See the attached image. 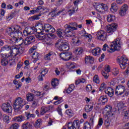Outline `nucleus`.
Segmentation results:
<instances>
[{
    "label": "nucleus",
    "mask_w": 129,
    "mask_h": 129,
    "mask_svg": "<svg viewBox=\"0 0 129 129\" xmlns=\"http://www.w3.org/2000/svg\"><path fill=\"white\" fill-rule=\"evenodd\" d=\"M93 109V106L90 105H86L85 107V111L86 112H90Z\"/></svg>",
    "instance_id": "obj_32"
},
{
    "label": "nucleus",
    "mask_w": 129,
    "mask_h": 129,
    "mask_svg": "<svg viewBox=\"0 0 129 129\" xmlns=\"http://www.w3.org/2000/svg\"><path fill=\"white\" fill-rule=\"evenodd\" d=\"M75 51L77 55H81L83 53V48L82 47L77 48L75 50Z\"/></svg>",
    "instance_id": "obj_43"
},
{
    "label": "nucleus",
    "mask_w": 129,
    "mask_h": 129,
    "mask_svg": "<svg viewBox=\"0 0 129 129\" xmlns=\"http://www.w3.org/2000/svg\"><path fill=\"white\" fill-rule=\"evenodd\" d=\"M51 85L53 87H56L59 85V80L58 79H54L51 81Z\"/></svg>",
    "instance_id": "obj_35"
},
{
    "label": "nucleus",
    "mask_w": 129,
    "mask_h": 129,
    "mask_svg": "<svg viewBox=\"0 0 129 129\" xmlns=\"http://www.w3.org/2000/svg\"><path fill=\"white\" fill-rule=\"evenodd\" d=\"M102 75L105 79H107V78H108V75H107V73H106V72L102 71Z\"/></svg>",
    "instance_id": "obj_61"
},
{
    "label": "nucleus",
    "mask_w": 129,
    "mask_h": 129,
    "mask_svg": "<svg viewBox=\"0 0 129 129\" xmlns=\"http://www.w3.org/2000/svg\"><path fill=\"white\" fill-rule=\"evenodd\" d=\"M55 31L56 30L55 29V28L51 26V27L47 30L46 34H53V33H55Z\"/></svg>",
    "instance_id": "obj_40"
},
{
    "label": "nucleus",
    "mask_w": 129,
    "mask_h": 129,
    "mask_svg": "<svg viewBox=\"0 0 129 129\" xmlns=\"http://www.w3.org/2000/svg\"><path fill=\"white\" fill-rule=\"evenodd\" d=\"M91 124L89 123L88 121H86L84 123L83 129H91Z\"/></svg>",
    "instance_id": "obj_39"
},
{
    "label": "nucleus",
    "mask_w": 129,
    "mask_h": 129,
    "mask_svg": "<svg viewBox=\"0 0 129 129\" xmlns=\"http://www.w3.org/2000/svg\"><path fill=\"white\" fill-rule=\"evenodd\" d=\"M108 100V99L107 98V96L106 95L102 96L99 98V101L101 102L100 103L102 105H104L106 102H107Z\"/></svg>",
    "instance_id": "obj_19"
},
{
    "label": "nucleus",
    "mask_w": 129,
    "mask_h": 129,
    "mask_svg": "<svg viewBox=\"0 0 129 129\" xmlns=\"http://www.w3.org/2000/svg\"><path fill=\"white\" fill-rule=\"evenodd\" d=\"M85 63L87 65H92L93 63H94V58L92 56H90L89 55L86 56L85 57Z\"/></svg>",
    "instance_id": "obj_15"
},
{
    "label": "nucleus",
    "mask_w": 129,
    "mask_h": 129,
    "mask_svg": "<svg viewBox=\"0 0 129 129\" xmlns=\"http://www.w3.org/2000/svg\"><path fill=\"white\" fill-rule=\"evenodd\" d=\"M66 113L68 115H69V116L72 117L74 115V113H73V111L71 109H68L66 111Z\"/></svg>",
    "instance_id": "obj_47"
},
{
    "label": "nucleus",
    "mask_w": 129,
    "mask_h": 129,
    "mask_svg": "<svg viewBox=\"0 0 129 129\" xmlns=\"http://www.w3.org/2000/svg\"><path fill=\"white\" fill-rule=\"evenodd\" d=\"M108 100V99L107 98V96L106 95L102 96L99 98V101L101 102L100 103L102 105H104L106 102H107Z\"/></svg>",
    "instance_id": "obj_20"
},
{
    "label": "nucleus",
    "mask_w": 129,
    "mask_h": 129,
    "mask_svg": "<svg viewBox=\"0 0 129 129\" xmlns=\"http://www.w3.org/2000/svg\"><path fill=\"white\" fill-rule=\"evenodd\" d=\"M27 101H33L35 98V94L33 93H29L26 95Z\"/></svg>",
    "instance_id": "obj_27"
},
{
    "label": "nucleus",
    "mask_w": 129,
    "mask_h": 129,
    "mask_svg": "<svg viewBox=\"0 0 129 129\" xmlns=\"http://www.w3.org/2000/svg\"><path fill=\"white\" fill-rule=\"evenodd\" d=\"M124 117L126 119H128L129 118V110H125L123 112Z\"/></svg>",
    "instance_id": "obj_49"
},
{
    "label": "nucleus",
    "mask_w": 129,
    "mask_h": 129,
    "mask_svg": "<svg viewBox=\"0 0 129 129\" xmlns=\"http://www.w3.org/2000/svg\"><path fill=\"white\" fill-rule=\"evenodd\" d=\"M32 125L30 122L24 123L22 126L23 129H30L32 128Z\"/></svg>",
    "instance_id": "obj_34"
},
{
    "label": "nucleus",
    "mask_w": 129,
    "mask_h": 129,
    "mask_svg": "<svg viewBox=\"0 0 129 129\" xmlns=\"http://www.w3.org/2000/svg\"><path fill=\"white\" fill-rule=\"evenodd\" d=\"M68 129H74V126L72 123V122H69L68 124Z\"/></svg>",
    "instance_id": "obj_59"
},
{
    "label": "nucleus",
    "mask_w": 129,
    "mask_h": 129,
    "mask_svg": "<svg viewBox=\"0 0 129 129\" xmlns=\"http://www.w3.org/2000/svg\"><path fill=\"white\" fill-rule=\"evenodd\" d=\"M65 30L62 29H57L56 34L59 38H72L75 36L74 32H69L68 28H64Z\"/></svg>",
    "instance_id": "obj_2"
},
{
    "label": "nucleus",
    "mask_w": 129,
    "mask_h": 129,
    "mask_svg": "<svg viewBox=\"0 0 129 129\" xmlns=\"http://www.w3.org/2000/svg\"><path fill=\"white\" fill-rule=\"evenodd\" d=\"M78 27V25L76 22L70 23V25L66 24L64 26V29H68L69 32H72L73 33V31H76L77 30Z\"/></svg>",
    "instance_id": "obj_9"
},
{
    "label": "nucleus",
    "mask_w": 129,
    "mask_h": 129,
    "mask_svg": "<svg viewBox=\"0 0 129 129\" xmlns=\"http://www.w3.org/2000/svg\"><path fill=\"white\" fill-rule=\"evenodd\" d=\"M11 48H10V46L8 45H5L2 47L1 52H3L4 51H10Z\"/></svg>",
    "instance_id": "obj_46"
},
{
    "label": "nucleus",
    "mask_w": 129,
    "mask_h": 129,
    "mask_svg": "<svg viewBox=\"0 0 129 129\" xmlns=\"http://www.w3.org/2000/svg\"><path fill=\"white\" fill-rule=\"evenodd\" d=\"M33 10H36V12H37V13H39L40 11H42V10H44V9L43 6H38L37 8H33Z\"/></svg>",
    "instance_id": "obj_55"
},
{
    "label": "nucleus",
    "mask_w": 129,
    "mask_h": 129,
    "mask_svg": "<svg viewBox=\"0 0 129 129\" xmlns=\"http://www.w3.org/2000/svg\"><path fill=\"white\" fill-rule=\"evenodd\" d=\"M25 30L27 31V33H28V34L29 35H33V34H34V31H32V27H26L25 28Z\"/></svg>",
    "instance_id": "obj_45"
},
{
    "label": "nucleus",
    "mask_w": 129,
    "mask_h": 129,
    "mask_svg": "<svg viewBox=\"0 0 129 129\" xmlns=\"http://www.w3.org/2000/svg\"><path fill=\"white\" fill-rule=\"evenodd\" d=\"M33 59H37V60H39L40 58H39V53L38 52H35L33 53L32 55Z\"/></svg>",
    "instance_id": "obj_52"
},
{
    "label": "nucleus",
    "mask_w": 129,
    "mask_h": 129,
    "mask_svg": "<svg viewBox=\"0 0 129 129\" xmlns=\"http://www.w3.org/2000/svg\"><path fill=\"white\" fill-rule=\"evenodd\" d=\"M3 119L4 122L6 123H10V116L7 114H4L3 115Z\"/></svg>",
    "instance_id": "obj_36"
},
{
    "label": "nucleus",
    "mask_w": 129,
    "mask_h": 129,
    "mask_svg": "<svg viewBox=\"0 0 129 129\" xmlns=\"http://www.w3.org/2000/svg\"><path fill=\"white\" fill-rule=\"evenodd\" d=\"M107 88V85L105 83H102L101 84V86L99 88V91H102V90H104V89H106Z\"/></svg>",
    "instance_id": "obj_41"
},
{
    "label": "nucleus",
    "mask_w": 129,
    "mask_h": 129,
    "mask_svg": "<svg viewBox=\"0 0 129 129\" xmlns=\"http://www.w3.org/2000/svg\"><path fill=\"white\" fill-rule=\"evenodd\" d=\"M105 93L106 94H107L109 97H112L113 95H114V90L113 88L110 87H107V89L106 90H105Z\"/></svg>",
    "instance_id": "obj_16"
},
{
    "label": "nucleus",
    "mask_w": 129,
    "mask_h": 129,
    "mask_svg": "<svg viewBox=\"0 0 129 129\" xmlns=\"http://www.w3.org/2000/svg\"><path fill=\"white\" fill-rule=\"evenodd\" d=\"M55 46L59 49V51H67L69 50L68 43L64 42L62 40H58L55 43Z\"/></svg>",
    "instance_id": "obj_4"
},
{
    "label": "nucleus",
    "mask_w": 129,
    "mask_h": 129,
    "mask_svg": "<svg viewBox=\"0 0 129 129\" xmlns=\"http://www.w3.org/2000/svg\"><path fill=\"white\" fill-rule=\"evenodd\" d=\"M14 17L15 16L14 14L11 13L9 16L6 17V19L7 20H9V21H10V20H12V19H13Z\"/></svg>",
    "instance_id": "obj_62"
},
{
    "label": "nucleus",
    "mask_w": 129,
    "mask_h": 129,
    "mask_svg": "<svg viewBox=\"0 0 129 129\" xmlns=\"http://www.w3.org/2000/svg\"><path fill=\"white\" fill-rule=\"evenodd\" d=\"M104 124L106 127H108L109 126V124H110V121H109V118H108V117L105 119Z\"/></svg>",
    "instance_id": "obj_54"
},
{
    "label": "nucleus",
    "mask_w": 129,
    "mask_h": 129,
    "mask_svg": "<svg viewBox=\"0 0 129 129\" xmlns=\"http://www.w3.org/2000/svg\"><path fill=\"white\" fill-rule=\"evenodd\" d=\"M73 125H74V127L75 129H79L80 127V122H79V120L76 119L73 122H72Z\"/></svg>",
    "instance_id": "obj_30"
},
{
    "label": "nucleus",
    "mask_w": 129,
    "mask_h": 129,
    "mask_svg": "<svg viewBox=\"0 0 129 129\" xmlns=\"http://www.w3.org/2000/svg\"><path fill=\"white\" fill-rule=\"evenodd\" d=\"M105 72L107 73L110 72V67L109 66H105L104 68Z\"/></svg>",
    "instance_id": "obj_60"
},
{
    "label": "nucleus",
    "mask_w": 129,
    "mask_h": 129,
    "mask_svg": "<svg viewBox=\"0 0 129 129\" xmlns=\"http://www.w3.org/2000/svg\"><path fill=\"white\" fill-rule=\"evenodd\" d=\"M31 92L33 94H34L35 96H37V97H40V96H41V93H42L41 92L35 91L34 89L31 90Z\"/></svg>",
    "instance_id": "obj_37"
},
{
    "label": "nucleus",
    "mask_w": 129,
    "mask_h": 129,
    "mask_svg": "<svg viewBox=\"0 0 129 129\" xmlns=\"http://www.w3.org/2000/svg\"><path fill=\"white\" fill-rule=\"evenodd\" d=\"M117 10H118V7L117 6V5H116L115 3H112L111 5V8L110 9V11L112 13H116V12H117Z\"/></svg>",
    "instance_id": "obj_23"
},
{
    "label": "nucleus",
    "mask_w": 129,
    "mask_h": 129,
    "mask_svg": "<svg viewBox=\"0 0 129 129\" xmlns=\"http://www.w3.org/2000/svg\"><path fill=\"white\" fill-rule=\"evenodd\" d=\"M19 13H20V10H18V9H15L12 12V13L13 14V15H14L15 17H16V16H17V15H18V14H19Z\"/></svg>",
    "instance_id": "obj_58"
},
{
    "label": "nucleus",
    "mask_w": 129,
    "mask_h": 129,
    "mask_svg": "<svg viewBox=\"0 0 129 129\" xmlns=\"http://www.w3.org/2000/svg\"><path fill=\"white\" fill-rule=\"evenodd\" d=\"M50 109V107H42L40 110V114L41 115L45 114V113L49 111Z\"/></svg>",
    "instance_id": "obj_28"
},
{
    "label": "nucleus",
    "mask_w": 129,
    "mask_h": 129,
    "mask_svg": "<svg viewBox=\"0 0 129 129\" xmlns=\"http://www.w3.org/2000/svg\"><path fill=\"white\" fill-rule=\"evenodd\" d=\"M41 75L44 77L45 75L48 73L49 71H48V69L46 68H43L41 70Z\"/></svg>",
    "instance_id": "obj_42"
},
{
    "label": "nucleus",
    "mask_w": 129,
    "mask_h": 129,
    "mask_svg": "<svg viewBox=\"0 0 129 129\" xmlns=\"http://www.w3.org/2000/svg\"><path fill=\"white\" fill-rule=\"evenodd\" d=\"M25 117H27V119H30L31 118V113L28 112H25Z\"/></svg>",
    "instance_id": "obj_64"
},
{
    "label": "nucleus",
    "mask_w": 129,
    "mask_h": 129,
    "mask_svg": "<svg viewBox=\"0 0 129 129\" xmlns=\"http://www.w3.org/2000/svg\"><path fill=\"white\" fill-rule=\"evenodd\" d=\"M107 21L108 23H111V22H114L115 21V16L114 15L109 14L107 16Z\"/></svg>",
    "instance_id": "obj_25"
},
{
    "label": "nucleus",
    "mask_w": 129,
    "mask_h": 129,
    "mask_svg": "<svg viewBox=\"0 0 129 129\" xmlns=\"http://www.w3.org/2000/svg\"><path fill=\"white\" fill-rule=\"evenodd\" d=\"M102 124H103V119H102V118H100L98 120V124L96 126V128L99 129Z\"/></svg>",
    "instance_id": "obj_38"
},
{
    "label": "nucleus",
    "mask_w": 129,
    "mask_h": 129,
    "mask_svg": "<svg viewBox=\"0 0 129 129\" xmlns=\"http://www.w3.org/2000/svg\"><path fill=\"white\" fill-rule=\"evenodd\" d=\"M43 120L41 119H38L35 122V127H40V125L42 124Z\"/></svg>",
    "instance_id": "obj_44"
},
{
    "label": "nucleus",
    "mask_w": 129,
    "mask_h": 129,
    "mask_svg": "<svg viewBox=\"0 0 129 129\" xmlns=\"http://www.w3.org/2000/svg\"><path fill=\"white\" fill-rule=\"evenodd\" d=\"M22 28L19 25H14L12 27H9L7 29V33L8 36H10L12 38V40L14 41V43H19V45H22L24 44L26 45L32 44L35 41L36 38L34 36H30L26 38L25 40L24 41V39L22 37L19 36V35H23L22 32Z\"/></svg>",
    "instance_id": "obj_1"
},
{
    "label": "nucleus",
    "mask_w": 129,
    "mask_h": 129,
    "mask_svg": "<svg viewBox=\"0 0 129 129\" xmlns=\"http://www.w3.org/2000/svg\"><path fill=\"white\" fill-rule=\"evenodd\" d=\"M74 89H75V86L74 85V84L70 85L68 89L67 90V93H68V94H70V93H71V92H72V91H73Z\"/></svg>",
    "instance_id": "obj_31"
},
{
    "label": "nucleus",
    "mask_w": 129,
    "mask_h": 129,
    "mask_svg": "<svg viewBox=\"0 0 129 129\" xmlns=\"http://www.w3.org/2000/svg\"><path fill=\"white\" fill-rule=\"evenodd\" d=\"M111 47H113L114 49L111 48L110 50H107L108 53H113L114 51H119L120 50V39L116 38L115 41L112 42Z\"/></svg>",
    "instance_id": "obj_6"
},
{
    "label": "nucleus",
    "mask_w": 129,
    "mask_h": 129,
    "mask_svg": "<svg viewBox=\"0 0 129 129\" xmlns=\"http://www.w3.org/2000/svg\"><path fill=\"white\" fill-rule=\"evenodd\" d=\"M72 43L73 44V46L75 47H77L80 45H81L82 41L79 39V38H77L76 39H73L72 41Z\"/></svg>",
    "instance_id": "obj_24"
},
{
    "label": "nucleus",
    "mask_w": 129,
    "mask_h": 129,
    "mask_svg": "<svg viewBox=\"0 0 129 129\" xmlns=\"http://www.w3.org/2000/svg\"><path fill=\"white\" fill-rule=\"evenodd\" d=\"M117 106L118 107V111H119V110H120V109H122L123 108H124V109H123V110H124V109H125V107H126L125 104L124 102H121V101L117 102Z\"/></svg>",
    "instance_id": "obj_21"
},
{
    "label": "nucleus",
    "mask_w": 129,
    "mask_h": 129,
    "mask_svg": "<svg viewBox=\"0 0 129 129\" xmlns=\"http://www.w3.org/2000/svg\"><path fill=\"white\" fill-rule=\"evenodd\" d=\"M37 38H38L39 40H44L46 38V36L43 34V33H40V34L37 35Z\"/></svg>",
    "instance_id": "obj_51"
},
{
    "label": "nucleus",
    "mask_w": 129,
    "mask_h": 129,
    "mask_svg": "<svg viewBox=\"0 0 129 129\" xmlns=\"http://www.w3.org/2000/svg\"><path fill=\"white\" fill-rule=\"evenodd\" d=\"M72 53L71 52H61L59 54V56L63 61H69L72 56Z\"/></svg>",
    "instance_id": "obj_10"
},
{
    "label": "nucleus",
    "mask_w": 129,
    "mask_h": 129,
    "mask_svg": "<svg viewBox=\"0 0 129 129\" xmlns=\"http://www.w3.org/2000/svg\"><path fill=\"white\" fill-rule=\"evenodd\" d=\"M1 107L2 110L7 113H12L13 112V107L11 105V104L9 103H3Z\"/></svg>",
    "instance_id": "obj_7"
},
{
    "label": "nucleus",
    "mask_w": 129,
    "mask_h": 129,
    "mask_svg": "<svg viewBox=\"0 0 129 129\" xmlns=\"http://www.w3.org/2000/svg\"><path fill=\"white\" fill-rule=\"evenodd\" d=\"M51 26L52 25L49 24H44V25L43 24H39L38 25V27H41L42 28L43 33L45 32L46 33Z\"/></svg>",
    "instance_id": "obj_17"
},
{
    "label": "nucleus",
    "mask_w": 129,
    "mask_h": 129,
    "mask_svg": "<svg viewBox=\"0 0 129 129\" xmlns=\"http://www.w3.org/2000/svg\"><path fill=\"white\" fill-rule=\"evenodd\" d=\"M14 120H15V121H18V122H20L21 121H23V120H26V116H23V115H20L18 117H14Z\"/></svg>",
    "instance_id": "obj_26"
},
{
    "label": "nucleus",
    "mask_w": 129,
    "mask_h": 129,
    "mask_svg": "<svg viewBox=\"0 0 129 129\" xmlns=\"http://www.w3.org/2000/svg\"><path fill=\"white\" fill-rule=\"evenodd\" d=\"M82 33H83V37H85V38H89V40H91V39H92V36L91 34L87 33L85 30H83Z\"/></svg>",
    "instance_id": "obj_33"
},
{
    "label": "nucleus",
    "mask_w": 129,
    "mask_h": 129,
    "mask_svg": "<svg viewBox=\"0 0 129 129\" xmlns=\"http://www.w3.org/2000/svg\"><path fill=\"white\" fill-rule=\"evenodd\" d=\"M89 123L92 125H93L94 123V117H92L90 118Z\"/></svg>",
    "instance_id": "obj_63"
},
{
    "label": "nucleus",
    "mask_w": 129,
    "mask_h": 129,
    "mask_svg": "<svg viewBox=\"0 0 129 129\" xmlns=\"http://www.w3.org/2000/svg\"><path fill=\"white\" fill-rule=\"evenodd\" d=\"M117 27V24L116 23H112L110 25H107L106 28L107 32L110 34H112V33L116 31Z\"/></svg>",
    "instance_id": "obj_11"
},
{
    "label": "nucleus",
    "mask_w": 129,
    "mask_h": 129,
    "mask_svg": "<svg viewBox=\"0 0 129 129\" xmlns=\"http://www.w3.org/2000/svg\"><path fill=\"white\" fill-rule=\"evenodd\" d=\"M42 16V14H39L38 15H36L32 17H30L29 18L28 20L29 21H36V20H40V17Z\"/></svg>",
    "instance_id": "obj_29"
},
{
    "label": "nucleus",
    "mask_w": 129,
    "mask_h": 129,
    "mask_svg": "<svg viewBox=\"0 0 129 129\" xmlns=\"http://www.w3.org/2000/svg\"><path fill=\"white\" fill-rule=\"evenodd\" d=\"M102 6H101V8H102V11H107L108 7L106 4L101 3Z\"/></svg>",
    "instance_id": "obj_53"
},
{
    "label": "nucleus",
    "mask_w": 129,
    "mask_h": 129,
    "mask_svg": "<svg viewBox=\"0 0 129 129\" xmlns=\"http://www.w3.org/2000/svg\"><path fill=\"white\" fill-rule=\"evenodd\" d=\"M96 36L98 40H101V41H105L106 40V34L103 30L98 31Z\"/></svg>",
    "instance_id": "obj_13"
},
{
    "label": "nucleus",
    "mask_w": 129,
    "mask_h": 129,
    "mask_svg": "<svg viewBox=\"0 0 129 129\" xmlns=\"http://www.w3.org/2000/svg\"><path fill=\"white\" fill-rule=\"evenodd\" d=\"M24 107V100L23 98L19 97L17 98L13 104V108L15 110H17V111H19V110H21L22 108Z\"/></svg>",
    "instance_id": "obj_5"
},
{
    "label": "nucleus",
    "mask_w": 129,
    "mask_h": 129,
    "mask_svg": "<svg viewBox=\"0 0 129 129\" xmlns=\"http://www.w3.org/2000/svg\"><path fill=\"white\" fill-rule=\"evenodd\" d=\"M86 90L87 91V92H90V91L92 90V86L91 85H88L86 87Z\"/></svg>",
    "instance_id": "obj_57"
},
{
    "label": "nucleus",
    "mask_w": 129,
    "mask_h": 129,
    "mask_svg": "<svg viewBox=\"0 0 129 129\" xmlns=\"http://www.w3.org/2000/svg\"><path fill=\"white\" fill-rule=\"evenodd\" d=\"M0 57H1V58H3L1 60V64L2 66H7L9 64V62L10 63V66H12L15 63V61L11 62V61H13V59H10L9 61V59L8 58L10 57L9 54H7V53H0Z\"/></svg>",
    "instance_id": "obj_3"
},
{
    "label": "nucleus",
    "mask_w": 129,
    "mask_h": 129,
    "mask_svg": "<svg viewBox=\"0 0 129 129\" xmlns=\"http://www.w3.org/2000/svg\"><path fill=\"white\" fill-rule=\"evenodd\" d=\"M128 10V7L127 6V5L124 4L121 7L120 10L119 11V15H120L121 17H123Z\"/></svg>",
    "instance_id": "obj_14"
},
{
    "label": "nucleus",
    "mask_w": 129,
    "mask_h": 129,
    "mask_svg": "<svg viewBox=\"0 0 129 129\" xmlns=\"http://www.w3.org/2000/svg\"><path fill=\"white\" fill-rule=\"evenodd\" d=\"M116 90L118 91V95H121V94H123L124 91H125V87L121 85L116 86Z\"/></svg>",
    "instance_id": "obj_18"
},
{
    "label": "nucleus",
    "mask_w": 129,
    "mask_h": 129,
    "mask_svg": "<svg viewBox=\"0 0 129 129\" xmlns=\"http://www.w3.org/2000/svg\"><path fill=\"white\" fill-rule=\"evenodd\" d=\"M19 126H20L19 124L15 123L14 124H13L11 126H10L9 129H18L19 128Z\"/></svg>",
    "instance_id": "obj_50"
},
{
    "label": "nucleus",
    "mask_w": 129,
    "mask_h": 129,
    "mask_svg": "<svg viewBox=\"0 0 129 129\" xmlns=\"http://www.w3.org/2000/svg\"><path fill=\"white\" fill-rule=\"evenodd\" d=\"M10 52L9 53L10 56H13V57H16L18 55H20V52L19 51V46H12L10 49Z\"/></svg>",
    "instance_id": "obj_12"
},
{
    "label": "nucleus",
    "mask_w": 129,
    "mask_h": 129,
    "mask_svg": "<svg viewBox=\"0 0 129 129\" xmlns=\"http://www.w3.org/2000/svg\"><path fill=\"white\" fill-rule=\"evenodd\" d=\"M93 81L95 83H97V84H98V83L100 82V81H99V79H98V76L95 75L93 78Z\"/></svg>",
    "instance_id": "obj_48"
},
{
    "label": "nucleus",
    "mask_w": 129,
    "mask_h": 129,
    "mask_svg": "<svg viewBox=\"0 0 129 129\" xmlns=\"http://www.w3.org/2000/svg\"><path fill=\"white\" fill-rule=\"evenodd\" d=\"M18 49L19 52V55H21V54H23V53H24V51H25V47L22 46H18Z\"/></svg>",
    "instance_id": "obj_56"
},
{
    "label": "nucleus",
    "mask_w": 129,
    "mask_h": 129,
    "mask_svg": "<svg viewBox=\"0 0 129 129\" xmlns=\"http://www.w3.org/2000/svg\"><path fill=\"white\" fill-rule=\"evenodd\" d=\"M117 61L121 69H125L126 67L127 59L123 56H121L117 59Z\"/></svg>",
    "instance_id": "obj_8"
},
{
    "label": "nucleus",
    "mask_w": 129,
    "mask_h": 129,
    "mask_svg": "<svg viewBox=\"0 0 129 129\" xmlns=\"http://www.w3.org/2000/svg\"><path fill=\"white\" fill-rule=\"evenodd\" d=\"M55 55V52L53 51H50L44 56V59L46 60L50 61L51 57H53Z\"/></svg>",
    "instance_id": "obj_22"
}]
</instances>
